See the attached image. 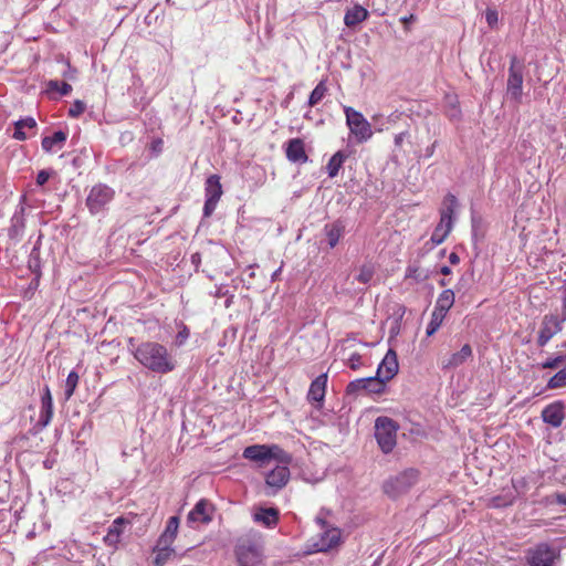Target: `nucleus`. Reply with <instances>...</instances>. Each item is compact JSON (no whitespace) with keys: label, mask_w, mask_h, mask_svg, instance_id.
<instances>
[{"label":"nucleus","mask_w":566,"mask_h":566,"mask_svg":"<svg viewBox=\"0 0 566 566\" xmlns=\"http://www.w3.org/2000/svg\"><path fill=\"white\" fill-rule=\"evenodd\" d=\"M446 315L439 313L438 311L432 312L430 322L428 323L426 334L427 336H432L442 325Z\"/></svg>","instance_id":"35"},{"label":"nucleus","mask_w":566,"mask_h":566,"mask_svg":"<svg viewBox=\"0 0 566 566\" xmlns=\"http://www.w3.org/2000/svg\"><path fill=\"white\" fill-rule=\"evenodd\" d=\"M399 424L389 417H378L375 420V438L380 450L388 454L397 444Z\"/></svg>","instance_id":"4"},{"label":"nucleus","mask_w":566,"mask_h":566,"mask_svg":"<svg viewBox=\"0 0 566 566\" xmlns=\"http://www.w3.org/2000/svg\"><path fill=\"white\" fill-rule=\"evenodd\" d=\"M485 20L490 28H494L499 22V13L495 9L488 8L485 11Z\"/></svg>","instance_id":"45"},{"label":"nucleus","mask_w":566,"mask_h":566,"mask_svg":"<svg viewBox=\"0 0 566 566\" xmlns=\"http://www.w3.org/2000/svg\"><path fill=\"white\" fill-rule=\"evenodd\" d=\"M286 158L292 163L304 164L308 160L305 153L304 142L300 138H293L287 143Z\"/></svg>","instance_id":"22"},{"label":"nucleus","mask_w":566,"mask_h":566,"mask_svg":"<svg viewBox=\"0 0 566 566\" xmlns=\"http://www.w3.org/2000/svg\"><path fill=\"white\" fill-rule=\"evenodd\" d=\"M66 140V134L62 130L54 132L51 136H45L42 139V148L45 151H52L55 146L62 147L63 143Z\"/></svg>","instance_id":"30"},{"label":"nucleus","mask_w":566,"mask_h":566,"mask_svg":"<svg viewBox=\"0 0 566 566\" xmlns=\"http://www.w3.org/2000/svg\"><path fill=\"white\" fill-rule=\"evenodd\" d=\"M326 385H327V375L326 374H322L318 377H316L310 386V390L307 394L308 400L322 402L325 397Z\"/></svg>","instance_id":"23"},{"label":"nucleus","mask_w":566,"mask_h":566,"mask_svg":"<svg viewBox=\"0 0 566 566\" xmlns=\"http://www.w3.org/2000/svg\"><path fill=\"white\" fill-rule=\"evenodd\" d=\"M472 357V348L469 344L461 347L459 352L452 353L440 360L442 369H454L463 365L469 358Z\"/></svg>","instance_id":"17"},{"label":"nucleus","mask_w":566,"mask_h":566,"mask_svg":"<svg viewBox=\"0 0 566 566\" xmlns=\"http://www.w3.org/2000/svg\"><path fill=\"white\" fill-rule=\"evenodd\" d=\"M15 126V130L13 133V138L18 139V140H24L27 139V134L23 132L24 128H35L36 127V122L33 117H25V118H22V119H19L18 122H15L14 124Z\"/></svg>","instance_id":"32"},{"label":"nucleus","mask_w":566,"mask_h":566,"mask_svg":"<svg viewBox=\"0 0 566 566\" xmlns=\"http://www.w3.org/2000/svg\"><path fill=\"white\" fill-rule=\"evenodd\" d=\"M345 224L343 221L337 220L332 223H327L324 227V233L327 238V242L331 249L335 248L344 235Z\"/></svg>","instance_id":"24"},{"label":"nucleus","mask_w":566,"mask_h":566,"mask_svg":"<svg viewBox=\"0 0 566 566\" xmlns=\"http://www.w3.org/2000/svg\"><path fill=\"white\" fill-rule=\"evenodd\" d=\"M124 524H125V521L122 517H118L108 527L107 534L104 537V541L108 545H116L119 542V537L123 533Z\"/></svg>","instance_id":"29"},{"label":"nucleus","mask_w":566,"mask_h":566,"mask_svg":"<svg viewBox=\"0 0 566 566\" xmlns=\"http://www.w3.org/2000/svg\"><path fill=\"white\" fill-rule=\"evenodd\" d=\"M440 284H441L442 286H444V285L447 284V282H446L444 280H441V281H440Z\"/></svg>","instance_id":"59"},{"label":"nucleus","mask_w":566,"mask_h":566,"mask_svg":"<svg viewBox=\"0 0 566 566\" xmlns=\"http://www.w3.org/2000/svg\"><path fill=\"white\" fill-rule=\"evenodd\" d=\"M557 553L547 544H539L535 548L530 549L527 562L530 566H554Z\"/></svg>","instance_id":"14"},{"label":"nucleus","mask_w":566,"mask_h":566,"mask_svg":"<svg viewBox=\"0 0 566 566\" xmlns=\"http://www.w3.org/2000/svg\"><path fill=\"white\" fill-rule=\"evenodd\" d=\"M217 203H218V201H216V200L206 199L205 206H203V216L210 217L213 213V211L216 210Z\"/></svg>","instance_id":"48"},{"label":"nucleus","mask_w":566,"mask_h":566,"mask_svg":"<svg viewBox=\"0 0 566 566\" xmlns=\"http://www.w3.org/2000/svg\"><path fill=\"white\" fill-rule=\"evenodd\" d=\"M368 11L359 6L355 4L353 8L348 9L344 17V23L348 28H353L360 22L365 21L368 18Z\"/></svg>","instance_id":"25"},{"label":"nucleus","mask_w":566,"mask_h":566,"mask_svg":"<svg viewBox=\"0 0 566 566\" xmlns=\"http://www.w3.org/2000/svg\"><path fill=\"white\" fill-rule=\"evenodd\" d=\"M161 145H163V142L160 139H157V140L153 142V149L159 151L161 148Z\"/></svg>","instance_id":"53"},{"label":"nucleus","mask_w":566,"mask_h":566,"mask_svg":"<svg viewBox=\"0 0 566 566\" xmlns=\"http://www.w3.org/2000/svg\"><path fill=\"white\" fill-rule=\"evenodd\" d=\"M564 418V407L560 402H553L546 406L542 411L543 421L554 428L560 427Z\"/></svg>","instance_id":"21"},{"label":"nucleus","mask_w":566,"mask_h":566,"mask_svg":"<svg viewBox=\"0 0 566 566\" xmlns=\"http://www.w3.org/2000/svg\"><path fill=\"white\" fill-rule=\"evenodd\" d=\"M562 331V322L555 315H546L543 318L541 329L538 332L537 344L545 346L552 337Z\"/></svg>","instance_id":"16"},{"label":"nucleus","mask_w":566,"mask_h":566,"mask_svg":"<svg viewBox=\"0 0 566 566\" xmlns=\"http://www.w3.org/2000/svg\"><path fill=\"white\" fill-rule=\"evenodd\" d=\"M406 136H407V133H406V132H402V133H400V134H397V135L395 136V145H396L397 147H400V146L402 145V143H403V140H405Z\"/></svg>","instance_id":"50"},{"label":"nucleus","mask_w":566,"mask_h":566,"mask_svg":"<svg viewBox=\"0 0 566 566\" xmlns=\"http://www.w3.org/2000/svg\"><path fill=\"white\" fill-rule=\"evenodd\" d=\"M346 157L347 156L343 151H337L331 157V159L328 160L327 166H326L327 174L331 178H334L337 176Z\"/></svg>","instance_id":"33"},{"label":"nucleus","mask_w":566,"mask_h":566,"mask_svg":"<svg viewBox=\"0 0 566 566\" xmlns=\"http://www.w3.org/2000/svg\"><path fill=\"white\" fill-rule=\"evenodd\" d=\"M77 384H78V375H77V373L71 371L67 375L66 381H65L64 395H65L66 399H70L73 396L74 390H75Z\"/></svg>","instance_id":"38"},{"label":"nucleus","mask_w":566,"mask_h":566,"mask_svg":"<svg viewBox=\"0 0 566 566\" xmlns=\"http://www.w3.org/2000/svg\"><path fill=\"white\" fill-rule=\"evenodd\" d=\"M25 201H27V197L24 195L21 196L20 202L11 218V226L9 228V237L10 238L20 237L23 233V230L25 228V219H24Z\"/></svg>","instance_id":"18"},{"label":"nucleus","mask_w":566,"mask_h":566,"mask_svg":"<svg viewBox=\"0 0 566 566\" xmlns=\"http://www.w3.org/2000/svg\"><path fill=\"white\" fill-rule=\"evenodd\" d=\"M434 148H436V143H433L431 146L427 147V149H426V155H427L428 157L432 156V155H433V153H434Z\"/></svg>","instance_id":"52"},{"label":"nucleus","mask_w":566,"mask_h":566,"mask_svg":"<svg viewBox=\"0 0 566 566\" xmlns=\"http://www.w3.org/2000/svg\"><path fill=\"white\" fill-rule=\"evenodd\" d=\"M411 20H413V15H412V14H410L409 17H403V18L401 19V21H402L403 23H407V22H409V21H411Z\"/></svg>","instance_id":"56"},{"label":"nucleus","mask_w":566,"mask_h":566,"mask_svg":"<svg viewBox=\"0 0 566 566\" xmlns=\"http://www.w3.org/2000/svg\"><path fill=\"white\" fill-rule=\"evenodd\" d=\"M240 566H263L264 546L261 538H243L235 547Z\"/></svg>","instance_id":"3"},{"label":"nucleus","mask_w":566,"mask_h":566,"mask_svg":"<svg viewBox=\"0 0 566 566\" xmlns=\"http://www.w3.org/2000/svg\"><path fill=\"white\" fill-rule=\"evenodd\" d=\"M315 522H316V524H317V525H319V527H321V530H322V531H323V530H325V528H329V527H332L331 525H328V524H327V522H326V521L324 520V517H323V516H321V515H317V516L315 517Z\"/></svg>","instance_id":"49"},{"label":"nucleus","mask_w":566,"mask_h":566,"mask_svg":"<svg viewBox=\"0 0 566 566\" xmlns=\"http://www.w3.org/2000/svg\"><path fill=\"white\" fill-rule=\"evenodd\" d=\"M346 124L357 143H365L373 136V129L364 115L350 106L344 107Z\"/></svg>","instance_id":"7"},{"label":"nucleus","mask_w":566,"mask_h":566,"mask_svg":"<svg viewBox=\"0 0 566 566\" xmlns=\"http://www.w3.org/2000/svg\"><path fill=\"white\" fill-rule=\"evenodd\" d=\"M326 93H327V87H326L325 83L322 81L315 86V88L310 94L308 105L315 106L316 104H318L324 98Z\"/></svg>","instance_id":"36"},{"label":"nucleus","mask_w":566,"mask_h":566,"mask_svg":"<svg viewBox=\"0 0 566 566\" xmlns=\"http://www.w3.org/2000/svg\"><path fill=\"white\" fill-rule=\"evenodd\" d=\"M340 530L337 527H329L322 531L316 536L311 537L306 543V553H321L328 552L340 543Z\"/></svg>","instance_id":"9"},{"label":"nucleus","mask_w":566,"mask_h":566,"mask_svg":"<svg viewBox=\"0 0 566 566\" xmlns=\"http://www.w3.org/2000/svg\"><path fill=\"white\" fill-rule=\"evenodd\" d=\"M86 105L84 102L76 99L69 108V116L78 117L84 113Z\"/></svg>","instance_id":"43"},{"label":"nucleus","mask_w":566,"mask_h":566,"mask_svg":"<svg viewBox=\"0 0 566 566\" xmlns=\"http://www.w3.org/2000/svg\"><path fill=\"white\" fill-rule=\"evenodd\" d=\"M564 307L566 310V297L564 298Z\"/></svg>","instance_id":"60"},{"label":"nucleus","mask_w":566,"mask_h":566,"mask_svg":"<svg viewBox=\"0 0 566 566\" xmlns=\"http://www.w3.org/2000/svg\"><path fill=\"white\" fill-rule=\"evenodd\" d=\"M361 365V356L358 353H353L347 359V366L353 370H357Z\"/></svg>","instance_id":"46"},{"label":"nucleus","mask_w":566,"mask_h":566,"mask_svg":"<svg viewBox=\"0 0 566 566\" xmlns=\"http://www.w3.org/2000/svg\"><path fill=\"white\" fill-rule=\"evenodd\" d=\"M557 502L562 504H566V496L565 495H557Z\"/></svg>","instance_id":"55"},{"label":"nucleus","mask_w":566,"mask_h":566,"mask_svg":"<svg viewBox=\"0 0 566 566\" xmlns=\"http://www.w3.org/2000/svg\"><path fill=\"white\" fill-rule=\"evenodd\" d=\"M566 386V366L556 373L547 382V387L551 389L562 388Z\"/></svg>","instance_id":"37"},{"label":"nucleus","mask_w":566,"mask_h":566,"mask_svg":"<svg viewBox=\"0 0 566 566\" xmlns=\"http://www.w3.org/2000/svg\"><path fill=\"white\" fill-rule=\"evenodd\" d=\"M206 199L219 201L222 196V187L220 184V177L211 175L206 181Z\"/></svg>","instance_id":"28"},{"label":"nucleus","mask_w":566,"mask_h":566,"mask_svg":"<svg viewBox=\"0 0 566 566\" xmlns=\"http://www.w3.org/2000/svg\"><path fill=\"white\" fill-rule=\"evenodd\" d=\"M178 527H179V517L171 516L167 522L164 533L159 537L158 544L159 545H171L174 539L177 536Z\"/></svg>","instance_id":"26"},{"label":"nucleus","mask_w":566,"mask_h":566,"mask_svg":"<svg viewBox=\"0 0 566 566\" xmlns=\"http://www.w3.org/2000/svg\"><path fill=\"white\" fill-rule=\"evenodd\" d=\"M35 253H38V249H36V247H34V248H33V250H32V252H31V258H33Z\"/></svg>","instance_id":"57"},{"label":"nucleus","mask_w":566,"mask_h":566,"mask_svg":"<svg viewBox=\"0 0 566 566\" xmlns=\"http://www.w3.org/2000/svg\"><path fill=\"white\" fill-rule=\"evenodd\" d=\"M513 499H505L504 496H494L491 499V506L493 507H505L511 505Z\"/></svg>","instance_id":"47"},{"label":"nucleus","mask_w":566,"mask_h":566,"mask_svg":"<svg viewBox=\"0 0 566 566\" xmlns=\"http://www.w3.org/2000/svg\"><path fill=\"white\" fill-rule=\"evenodd\" d=\"M441 273H442L443 275H448V274H450V273H451V270H450V268H449V266L444 265V266H442V268H441Z\"/></svg>","instance_id":"54"},{"label":"nucleus","mask_w":566,"mask_h":566,"mask_svg":"<svg viewBox=\"0 0 566 566\" xmlns=\"http://www.w3.org/2000/svg\"><path fill=\"white\" fill-rule=\"evenodd\" d=\"M279 272H280V269L273 273L272 279H274L276 275H279Z\"/></svg>","instance_id":"58"},{"label":"nucleus","mask_w":566,"mask_h":566,"mask_svg":"<svg viewBox=\"0 0 566 566\" xmlns=\"http://www.w3.org/2000/svg\"><path fill=\"white\" fill-rule=\"evenodd\" d=\"M213 513V504L206 499H201L188 513L187 522L192 527H196L199 524H208L212 521Z\"/></svg>","instance_id":"13"},{"label":"nucleus","mask_w":566,"mask_h":566,"mask_svg":"<svg viewBox=\"0 0 566 566\" xmlns=\"http://www.w3.org/2000/svg\"><path fill=\"white\" fill-rule=\"evenodd\" d=\"M174 554L175 551L170 547V545L158 544L155 548V557L153 560L154 566H165Z\"/></svg>","instance_id":"31"},{"label":"nucleus","mask_w":566,"mask_h":566,"mask_svg":"<svg viewBox=\"0 0 566 566\" xmlns=\"http://www.w3.org/2000/svg\"><path fill=\"white\" fill-rule=\"evenodd\" d=\"M566 363V355H558L553 358H548L541 364L543 369H555Z\"/></svg>","instance_id":"41"},{"label":"nucleus","mask_w":566,"mask_h":566,"mask_svg":"<svg viewBox=\"0 0 566 566\" xmlns=\"http://www.w3.org/2000/svg\"><path fill=\"white\" fill-rule=\"evenodd\" d=\"M53 175H55V171L52 170V169H42V170H40L38 172L36 179H35L36 185L39 187H43Z\"/></svg>","instance_id":"44"},{"label":"nucleus","mask_w":566,"mask_h":566,"mask_svg":"<svg viewBox=\"0 0 566 566\" xmlns=\"http://www.w3.org/2000/svg\"><path fill=\"white\" fill-rule=\"evenodd\" d=\"M46 92L48 93L56 92L61 96H66L72 92V86L66 82H59L56 80H51L46 84Z\"/></svg>","instance_id":"34"},{"label":"nucleus","mask_w":566,"mask_h":566,"mask_svg":"<svg viewBox=\"0 0 566 566\" xmlns=\"http://www.w3.org/2000/svg\"><path fill=\"white\" fill-rule=\"evenodd\" d=\"M374 276V270L370 265H363L359 270L356 280L363 284H367Z\"/></svg>","instance_id":"42"},{"label":"nucleus","mask_w":566,"mask_h":566,"mask_svg":"<svg viewBox=\"0 0 566 566\" xmlns=\"http://www.w3.org/2000/svg\"><path fill=\"white\" fill-rule=\"evenodd\" d=\"M453 304H454V292L450 289H447V290H443L439 294L433 310L438 311L441 314L447 315V313L453 306Z\"/></svg>","instance_id":"27"},{"label":"nucleus","mask_w":566,"mask_h":566,"mask_svg":"<svg viewBox=\"0 0 566 566\" xmlns=\"http://www.w3.org/2000/svg\"><path fill=\"white\" fill-rule=\"evenodd\" d=\"M178 328H179V331L175 337V345L177 347H181L188 340L190 332H189V328L184 323H179Z\"/></svg>","instance_id":"40"},{"label":"nucleus","mask_w":566,"mask_h":566,"mask_svg":"<svg viewBox=\"0 0 566 566\" xmlns=\"http://www.w3.org/2000/svg\"><path fill=\"white\" fill-rule=\"evenodd\" d=\"M292 462V455L289 453V461H274V468L270 470L265 475V483L269 488L273 489L274 492L281 490L286 485L290 480L289 465Z\"/></svg>","instance_id":"11"},{"label":"nucleus","mask_w":566,"mask_h":566,"mask_svg":"<svg viewBox=\"0 0 566 566\" xmlns=\"http://www.w3.org/2000/svg\"><path fill=\"white\" fill-rule=\"evenodd\" d=\"M133 355L144 368L155 374L166 375L177 367V360L168 348L155 340L142 342L135 347Z\"/></svg>","instance_id":"1"},{"label":"nucleus","mask_w":566,"mask_h":566,"mask_svg":"<svg viewBox=\"0 0 566 566\" xmlns=\"http://www.w3.org/2000/svg\"><path fill=\"white\" fill-rule=\"evenodd\" d=\"M398 369L397 354L394 349H389L379 364L375 376L386 386V382L397 375Z\"/></svg>","instance_id":"15"},{"label":"nucleus","mask_w":566,"mask_h":566,"mask_svg":"<svg viewBox=\"0 0 566 566\" xmlns=\"http://www.w3.org/2000/svg\"><path fill=\"white\" fill-rule=\"evenodd\" d=\"M523 72L524 64L516 56H512L509 67L506 94L516 103L521 102L523 95Z\"/></svg>","instance_id":"10"},{"label":"nucleus","mask_w":566,"mask_h":566,"mask_svg":"<svg viewBox=\"0 0 566 566\" xmlns=\"http://www.w3.org/2000/svg\"><path fill=\"white\" fill-rule=\"evenodd\" d=\"M114 196L115 191L113 188L105 184H97L88 191L85 203L92 214H97L106 210Z\"/></svg>","instance_id":"8"},{"label":"nucleus","mask_w":566,"mask_h":566,"mask_svg":"<svg viewBox=\"0 0 566 566\" xmlns=\"http://www.w3.org/2000/svg\"><path fill=\"white\" fill-rule=\"evenodd\" d=\"M447 116L452 120H458L461 116V111L458 106L455 97H448V107L446 109Z\"/></svg>","instance_id":"39"},{"label":"nucleus","mask_w":566,"mask_h":566,"mask_svg":"<svg viewBox=\"0 0 566 566\" xmlns=\"http://www.w3.org/2000/svg\"><path fill=\"white\" fill-rule=\"evenodd\" d=\"M449 261H450V263H452V264H457V263H459L460 259H459V256H458V254H457V253L452 252V253L449 255Z\"/></svg>","instance_id":"51"},{"label":"nucleus","mask_w":566,"mask_h":566,"mask_svg":"<svg viewBox=\"0 0 566 566\" xmlns=\"http://www.w3.org/2000/svg\"><path fill=\"white\" fill-rule=\"evenodd\" d=\"M384 391L385 385L379 378H376V376L355 379L346 387V392L348 395H359L363 392L382 394Z\"/></svg>","instance_id":"12"},{"label":"nucleus","mask_w":566,"mask_h":566,"mask_svg":"<svg viewBox=\"0 0 566 566\" xmlns=\"http://www.w3.org/2000/svg\"><path fill=\"white\" fill-rule=\"evenodd\" d=\"M457 207V198L451 193L447 195L443 200V207L440 212V222L438 223L431 235V241L434 244H441L446 240L448 234L451 232L453 227V214Z\"/></svg>","instance_id":"5"},{"label":"nucleus","mask_w":566,"mask_h":566,"mask_svg":"<svg viewBox=\"0 0 566 566\" xmlns=\"http://www.w3.org/2000/svg\"><path fill=\"white\" fill-rule=\"evenodd\" d=\"M279 510L275 507H256L253 511V522L268 528H273L279 522Z\"/></svg>","instance_id":"19"},{"label":"nucleus","mask_w":566,"mask_h":566,"mask_svg":"<svg viewBox=\"0 0 566 566\" xmlns=\"http://www.w3.org/2000/svg\"><path fill=\"white\" fill-rule=\"evenodd\" d=\"M53 417V398L50 388L45 386L41 396V409L39 415L38 424L41 428H45Z\"/></svg>","instance_id":"20"},{"label":"nucleus","mask_w":566,"mask_h":566,"mask_svg":"<svg viewBox=\"0 0 566 566\" xmlns=\"http://www.w3.org/2000/svg\"><path fill=\"white\" fill-rule=\"evenodd\" d=\"M417 481L418 471L415 469H408L388 478L384 482L382 490L389 497L396 499L408 492Z\"/></svg>","instance_id":"6"},{"label":"nucleus","mask_w":566,"mask_h":566,"mask_svg":"<svg viewBox=\"0 0 566 566\" xmlns=\"http://www.w3.org/2000/svg\"><path fill=\"white\" fill-rule=\"evenodd\" d=\"M242 455L258 468L270 467L274 461H289V453L277 444H252L243 450Z\"/></svg>","instance_id":"2"}]
</instances>
